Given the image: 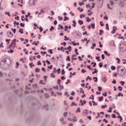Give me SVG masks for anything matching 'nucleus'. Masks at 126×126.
<instances>
[{"instance_id":"nucleus-1","label":"nucleus","mask_w":126,"mask_h":126,"mask_svg":"<svg viewBox=\"0 0 126 126\" xmlns=\"http://www.w3.org/2000/svg\"><path fill=\"white\" fill-rule=\"evenodd\" d=\"M11 65V60L8 58H4L0 62V66L3 69H7Z\"/></svg>"},{"instance_id":"nucleus-2","label":"nucleus","mask_w":126,"mask_h":126,"mask_svg":"<svg viewBox=\"0 0 126 126\" xmlns=\"http://www.w3.org/2000/svg\"><path fill=\"white\" fill-rule=\"evenodd\" d=\"M117 74H118L119 76H124L126 74V70H125V68H124L123 66H117Z\"/></svg>"},{"instance_id":"nucleus-3","label":"nucleus","mask_w":126,"mask_h":126,"mask_svg":"<svg viewBox=\"0 0 126 126\" xmlns=\"http://www.w3.org/2000/svg\"><path fill=\"white\" fill-rule=\"evenodd\" d=\"M6 35L8 38H12V36H13V33L11 32H7Z\"/></svg>"},{"instance_id":"nucleus-4","label":"nucleus","mask_w":126,"mask_h":126,"mask_svg":"<svg viewBox=\"0 0 126 126\" xmlns=\"http://www.w3.org/2000/svg\"><path fill=\"white\" fill-rule=\"evenodd\" d=\"M16 46V43L12 42L10 45V48L11 49H14Z\"/></svg>"},{"instance_id":"nucleus-5","label":"nucleus","mask_w":126,"mask_h":126,"mask_svg":"<svg viewBox=\"0 0 126 126\" xmlns=\"http://www.w3.org/2000/svg\"><path fill=\"white\" fill-rule=\"evenodd\" d=\"M83 115L84 117H86L87 116H88V110L87 109L84 110L83 112Z\"/></svg>"},{"instance_id":"nucleus-6","label":"nucleus","mask_w":126,"mask_h":126,"mask_svg":"<svg viewBox=\"0 0 126 126\" xmlns=\"http://www.w3.org/2000/svg\"><path fill=\"white\" fill-rule=\"evenodd\" d=\"M64 50H68L69 52H71V50H72L71 46H69L68 47H65Z\"/></svg>"},{"instance_id":"nucleus-7","label":"nucleus","mask_w":126,"mask_h":126,"mask_svg":"<svg viewBox=\"0 0 126 126\" xmlns=\"http://www.w3.org/2000/svg\"><path fill=\"white\" fill-rule=\"evenodd\" d=\"M80 102L81 103V106H84V104H86V100L82 101V100H80Z\"/></svg>"},{"instance_id":"nucleus-8","label":"nucleus","mask_w":126,"mask_h":126,"mask_svg":"<svg viewBox=\"0 0 126 126\" xmlns=\"http://www.w3.org/2000/svg\"><path fill=\"white\" fill-rule=\"evenodd\" d=\"M73 24H72V27H76V21L74 20L72 21Z\"/></svg>"},{"instance_id":"nucleus-9","label":"nucleus","mask_w":126,"mask_h":126,"mask_svg":"<svg viewBox=\"0 0 126 126\" xmlns=\"http://www.w3.org/2000/svg\"><path fill=\"white\" fill-rule=\"evenodd\" d=\"M71 59L74 61H76L77 60V58H76V55H73Z\"/></svg>"},{"instance_id":"nucleus-10","label":"nucleus","mask_w":126,"mask_h":126,"mask_svg":"<svg viewBox=\"0 0 126 126\" xmlns=\"http://www.w3.org/2000/svg\"><path fill=\"white\" fill-rule=\"evenodd\" d=\"M60 122L63 124V125H65V124H66V122H64L63 118H61L60 119Z\"/></svg>"},{"instance_id":"nucleus-11","label":"nucleus","mask_w":126,"mask_h":126,"mask_svg":"<svg viewBox=\"0 0 126 126\" xmlns=\"http://www.w3.org/2000/svg\"><path fill=\"white\" fill-rule=\"evenodd\" d=\"M96 46V43H93L92 46H91V49L92 50H94L95 49V47Z\"/></svg>"},{"instance_id":"nucleus-12","label":"nucleus","mask_w":126,"mask_h":126,"mask_svg":"<svg viewBox=\"0 0 126 126\" xmlns=\"http://www.w3.org/2000/svg\"><path fill=\"white\" fill-rule=\"evenodd\" d=\"M120 53H124V52L125 51V49H124V47H120Z\"/></svg>"},{"instance_id":"nucleus-13","label":"nucleus","mask_w":126,"mask_h":126,"mask_svg":"<svg viewBox=\"0 0 126 126\" xmlns=\"http://www.w3.org/2000/svg\"><path fill=\"white\" fill-rule=\"evenodd\" d=\"M93 79L94 81V82H98V78H97V77H94L93 78Z\"/></svg>"},{"instance_id":"nucleus-14","label":"nucleus","mask_w":126,"mask_h":126,"mask_svg":"<svg viewBox=\"0 0 126 126\" xmlns=\"http://www.w3.org/2000/svg\"><path fill=\"white\" fill-rule=\"evenodd\" d=\"M78 23L80 25H83V21L79 20L78 21Z\"/></svg>"},{"instance_id":"nucleus-15","label":"nucleus","mask_w":126,"mask_h":126,"mask_svg":"<svg viewBox=\"0 0 126 126\" xmlns=\"http://www.w3.org/2000/svg\"><path fill=\"white\" fill-rule=\"evenodd\" d=\"M93 104V106H98V103L95 102L94 101H92Z\"/></svg>"},{"instance_id":"nucleus-16","label":"nucleus","mask_w":126,"mask_h":126,"mask_svg":"<svg viewBox=\"0 0 126 126\" xmlns=\"http://www.w3.org/2000/svg\"><path fill=\"white\" fill-rule=\"evenodd\" d=\"M104 54H105V56H108V57H110V56H111L110 53H108V52L107 51H104Z\"/></svg>"},{"instance_id":"nucleus-17","label":"nucleus","mask_w":126,"mask_h":126,"mask_svg":"<svg viewBox=\"0 0 126 126\" xmlns=\"http://www.w3.org/2000/svg\"><path fill=\"white\" fill-rule=\"evenodd\" d=\"M18 32L19 33H20L21 34H23V33H24V32H23V29H21L18 31Z\"/></svg>"},{"instance_id":"nucleus-18","label":"nucleus","mask_w":126,"mask_h":126,"mask_svg":"<svg viewBox=\"0 0 126 126\" xmlns=\"http://www.w3.org/2000/svg\"><path fill=\"white\" fill-rule=\"evenodd\" d=\"M72 122H74V123H76V122H77V119H76V117H74L73 119H72Z\"/></svg>"},{"instance_id":"nucleus-19","label":"nucleus","mask_w":126,"mask_h":126,"mask_svg":"<svg viewBox=\"0 0 126 126\" xmlns=\"http://www.w3.org/2000/svg\"><path fill=\"white\" fill-rule=\"evenodd\" d=\"M64 40L65 41H69V37H66V35H65Z\"/></svg>"},{"instance_id":"nucleus-20","label":"nucleus","mask_w":126,"mask_h":126,"mask_svg":"<svg viewBox=\"0 0 126 126\" xmlns=\"http://www.w3.org/2000/svg\"><path fill=\"white\" fill-rule=\"evenodd\" d=\"M99 35H102L103 33H104V32L102 30H99Z\"/></svg>"},{"instance_id":"nucleus-21","label":"nucleus","mask_w":126,"mask_h":126,"mask_svg":"<svg viewBox=\"0 0 126 126\" xmlns=\"http://www.w3.org/2000/svg\"><path fill=\"white\" fill-rule=\"evenodd\" d=\"M94 71L93 72L92 74H95V73H97V72H98V70H96V68L94 69Z\"/></svg>"},{"instance_id":"nucleus-22","label":"nucleus","mask_w":126,"mask_h":126,"mask_svg":"<svg viewBox=\"0 0 126 126\" xmlns=\"http://www.w3.org/2000/svg\"><path fill=\"white\" fill-rule=\"evenodd\" d=\"M91 26L92 27V28H93V29H95V24L94 23L91 24Z\"/></svg>"},{"instance_id":"nucleus-23","label":"nucleus","mask_w":126,"mask_h":126,"mask_svg":"<svg viewBox=\"0 0 126 126\" xmlns=\"http://www.w3.org/2000/svg\"><path fill=\"white\" fill-rule=\"evenodd\" d=\"M52 96H54V97H57V95L54 92V91L51 92Z\"/></svg>"},{"instance_id":"nucleus-24","label":"nucleus","mask_w":126,"mask_h":126,"mask_svg":"<svg viewBox=\"0 0 126 126\" xmlns=\"http://www.w3.org/2000/svg\"><path fill=\"white\" fill-rule=\"evenodd\" d=\"M76 112V113H80L81 112V110H80V107H78L77 109V110Z\"/></svg>"},{"instance_id":"nucleus-25","label":"nucleus","mask_w":126,"mask_h":126,"mask_svg":"<svg viewBox=\"0 0 126 126\" xmlns=\"http://www.w3.org/2000/svg\"><path fill=\"white\" fill-rule=\"evenodd\" d=\"M78 49H77V48H76L75 49V53L76 54V55H77V56H78V55H79V54L78 52Z\"/></svg>"},{"instance_id":"nucleus-26","label":"nucleus","mask_w":126,"mask_h":126,"mask_svg":"<svg viewBox=\"0 0 126 126\" xmlns=\"http://www.w3.org/2000/svg\"><path fill=\"white\" fill-rule=\"evenodd\" d=\"M78 10H79L80 12H82L83 11H84V10L80 7H78Z\"/></svg>"},{"instance_id":"nucleus-27","label":"nucleus","mask_w":126,"mask_h":126,"mask_svg":"<svg viewBox=\"0 0 126 126\" xmlns=\"http://www.w3.org/2000/svg\"><path fill=\"white\" fill-rule=\"evenodd\" d=\"M64 21H66V20H69V18L66 17V16H64Z\"/></svg>"},{"instance_id":"nucleus-28","label":"nucleus","mask_w":126,"mask_h":126,"mask_svg":"<svg viewBox=\"0 0 126 126\" xmlns=\"http://www.w3.org/2000/svg\"><path fill=\"white\" fill-rule=\"evenodd\" d=\"M35 72H40V68H36L35 69Z\"/></svg>"},{"instance_id":"nucleus-29","label":"nucleus","mask_w":126,"mask_h":126,"mask_svg":"<svg viewBox=\"0 0 126 126\" xmlns=\"http://www.w3.org/2000/svg\"><path fill=\"white\" fill-rule=\"evenodd\" d=\"M71 106H77V104L74 102H72L71 104Z\"/></svg>"},{"instance_id":"nucleus-30","label":"nucleus","mask_w":126,"mask_h":126,"mask_svg":"<svg viewBox=\"0 0 126 126\" xmlns=\"http://www.w3.org/2000/svg\"><path fill=\"white\" fill-rule=\"evenodd\" d=\"M106 30H110V29H109V24H106Z\"/></svg>"},{"instance_id":"nucleus-31","label":"nucleus","mask_w":126,"mask_h":126,"mask_svg":"<svg viewBox=\"0 0 126 126\" xmlns=\"http://www.w3.org/2000/svg\"><path fill=\"white\" fill-rule=\"evenodd\" d=\"M96 60H97V62H100L101 60H100V57H96Z\"/></svg>"},{"instance_id":"nucleus-32","label":"nucleus","mask_w":126,"mask_h":126,"mask_svg":"<svg viewBox=\"0 0 126 126\" xmlns=\"http://www.w3.org/2000/svg\"><path fill=\"white\" fill-rule=\"evenodd\" d=\"M5 14L6 15H8V16H10V12H5Z\"/></svg>"},{"instance_id":"nucleus-33","label":"nucleus","mask_w":126,"mask_h":126,"mask_svg":"<svg viewBox=\"0 0 126 126\" xmlns=\"http://www.w3.org/2000/svg\"><path fill=\"white\" fill-rule=\"evenodd\" d=\"M11 31H13L14 34H15V33L16 32V29H11Z\"/></svg>"},{"instance_id":"nucleus-34","label":"nucleus","mask_w":126,"mask_h":126,"mask_svg":"<svg viewBox=\"0 0 126 126\" xmlns=\"http://www.w3.org/2000/svg\"><path fill=\"white\" fill-rule=\"evenodd\" d=\"M15 24H16V25H19V23L16 22V21H15L14 22V25L15 26H16V25H15Z\"/></svg>"},{"instance_id":"nucleus-35","label":"nucleus","mask_w":126,"mask_h":126,"mask_svg":"<svg viewBox=\"0 0 126 126\" xmlns=\"http://www.w3.org/2000/svg\"><path fill=\"white\" fill-rule=\"evenodd\" d=\"M117 96L118 97H120V96H121V97H123L124 96V94H122V93H119L117 95Z\"/></svg>"},{"instance_id":"nucleus-36","label":"nucleus","mask_w":126,"mask_h":126,"mask_svg":"<svg viewBox=\"0 0 126 126\" xmlns=\"http://www.w3.org/2000/svg\"><path fill=\"white\" fill-rule=\"evenodd\" d=\"M118 89H119V91H122L123 90V87L122 86H119Z\"/></svg>"},{"instance_id":"nucleus-37","label":"nucleus","mask_w":126,"mask_h":126,"mask_svg":"<svg viewBox=\"0 0 126 126\" xmlns=\"http://www.w3.org/2000/svg\"><path fill=\"white\" fill-rule=\"evenodd\" d=\"M20 26L21 27H24V26H25V24L21 23L20 24Z\"/></svg>"},{"instance_id":"nucleus-38","label":"nucleus","mask_w":126,"mask_h":126,"mask_svg":"<svg viewBox=\"0 0 126 126\" xmlns=\"http://www.w3.org/2000/svg\"><path fill=\"white\" fill-rule=\"evenodd\" d=\"M86 19L87 22H90V21H91V19H90L89 17H88L86 18Z\"/></svg>"},{"instance_id":"nucleus-39","label":"nucleus","mask_w":126,"mask_h":126,"mask_svg":"<svg viewBox=\"0 0 126 126\" xmlns=\"http://www.w3.org/2000/svg\"><path fill=\"white\" fill-rule=\"evenodd\" d=\"M112 110H113V108L112 107H109V110H108V113H112Z\"/></svg>"},{"instance_id":"nucleus-40","label":"nucleus","mask_w":126,"mask_h":126,"mask_svg":"<svg viewBox=\"0 0 126 126\" xmlns=\"http://www.w3.org/2000/svg\"><path fill=\"white\" fill-rule=\"evenodd\" d=\"M111 69L112 70H115L116 69V67L115 66H111Z\"/></svg>"},{"instance_id":"nucleus-41","label":"nucleus","mask_w":126,"mask_h":126,"mask_svg":"<svg viewBox=\"0 0 126 126\" xmlns=\"http://www.w3.org/2000/svg\"><path fill=\"white\" fill-rule=\"evenodd\" d=\"M67 115H68V113L66 112H64L63 114V116L65 118H66V117H67Z\"/></svg>"},{"instance_id":"nucleus-42","label":"nucleus","mask_w":126,"mask_h":126,"mask_svg":"<svg viewBox=\"0 0 126 126\" xmlns=\"http://www.w3.org/2000/svg\"><path fill=\"white\" fill-rule=\"evenodd\" d=\"M98 65L99 67H102V66H103V63L102 62L99 63Z\"/></svg>"},{"instance_id":"nucleus-43","label":"nucleus","mask_w":126,"mask_h":126,"mask_svg":"<svg viewBox=\"0 0 126 126\" xmlns=\"http://www.w3.org/2000/svg\"><path fill=\"white\" fill-rule=\"evenodd\" d=\"M16 68H18V67L19 66V63L16 62Z\"/></svg>"},{"instance_id":"nucleus-44","label":"nucleus","mask_w":126,"mask_h":126,"mask_svg":"<svg viewBox=\"0 0 126 126\" xmlns=\"http://www.w3.org/2000/svg\"><path fill=\"white\" fill-rule=\"evenodd\" d=\"M83 35H87V36H89V34H87V31H85L84 33H83Z\"/></svg>"},{"instance_id":"nucleus-45","label":"nucleus","mask_w":126,"mask_h":126,"mask_svg":"<svg viewBox=\"0 0 126 126\" xmlns=\"http://www.w3.org/2000/svg\"><path fill=\"white\" fill-rule=\"evenodd\" d=\"M31 14V13H30V12H28V15H25V17H26V18L29 17V16H30Z\"/></svg>"},{"instance_id":"nucleus-46","label":"nucleus","mask_w":126,"mask_h":126,"mask_svg":"<svg viewBox=\"0 0 126 126\" xmlns=\"http://www.w3.org/2000/svg\"><path fill=\"white\" fill-rule=\"evenodd\" d=\"M104 19H105V20H108V19H109V18L108 17V16L105 15L104 16Z\"/></svg>"},{"instance_id":"nucleus-47","label":"nucleus","mask_w":126,"mask_h":126,"mask_svg":"<svg viewBox=\"0 0 126 126\" xmlns=\"http://www.w3.org/2000/svg\"><path fill=\"white\" fill-rule=\"evenodd\" d=\"M88 79H89V80H90V81L92 80V78H91L90 77V76H88L87 77L86 80H88Z\"/></svg>"},{"instance_id":"nucleus-48","label":"nucleus","mask_w":126,"mask_h":126,"mask_svg":"<svg viewBox=\"0 0 126 126\" xmlns=\"http://www.w3.org/2000/svg\"><path fill=\"white\" fill-rule=\"evenodd\" d=\"M104 98L103 96H101V97H99L98 99H99V101H101L103 100V98Z\"/></svg>"},{"instance_id":"nucleus-49","label":"nucleus","mask_w":126,"mask_h":126,"mask_svg":"<svg viewBox=\"0 0 126 126\" xmlns=\"http://www.w3.org/2000/svg\"><path fill=\"white\" fill-rule=\"evenodd\" d=\"M66 61H68V62H70V58L69 56H67V59H66Z\"/></svg>"},{"instance_id":"nucleus-50","label":"nucleus","mask_w":126,"mask_h":126,"mask_svg":"<svg viewBox=\"0 0 126 126\" xmlns=\"http://www.w3.org/2000/svg\"><path fill=\"white\" fill-rule=\"evenodd\" d=\"M65 96H67V97H69V94H68V92H66L65 93Z\"/></svg>"},{"instance_id":"nucleus-51","label":"nucleus","mask_w":126,"mask_h":126,"mask_svg":"<svg viewBox=\"0 0 126 126\" xmlns=\"http://www.w3.org/2000/svg\"><path fill=\"white\" fill-rule=\"evenodd\" d=\"M53 87H54V88H55V89H57V90H60V89L59 88L58 86H54Z\"/></svg>"},{"instance_id":"nucleus-52","label":"nucleus","mask_w":126,"mask_h":126,"mask_svg":"<svg viewBox=\"0 0 126 126\" xmlns=\"http://www.w3.org/2000/svg\"><path fill=\"white\" fill-rule=\"evenodd\" d=\"M61 79H59L58 80H57V83L58 84H59V85H60L61 84Z\"/></svg>"},{"instance_id":"nucleus-53","label":"nucleus","mask_w":126,"mask_h":126,"mask_svg":"<svg viewBox=\"0 0 126 126\" xmlns=\"http://www.w3.org/2000/svg\"><path fill=\"white\" fill-rule=\"evenodd\" d=\"M105 108H107V105H102L101 106V109H105Z\"/></svg>"},{"instance_id":"nucleus-54","label":"nucleus","mask_w":126,"mask_h":126,"mask_svg":"<svg viewBox=\"0 0 126 126\" xmlns=\"http://www.w3.org/2000/svg\"><path fill=\"white\" fill-rule=\"evenodd\" d=\"M58 19H59V20L60 21H61V20H63V17H60V16H58Z\"/></svg>"},{"instance_id":"nucleus-55","label":"nucleus","mask_w":126,"mask_h":126,"mask_svg":"<svg viewBox=\"0 0 126 126\" xmlns=\"http://www.w3.org/2000/svg\"><path fill=\"white\" fill-rule=\"evenodd\" d=\"M120 83L121 84V85H122V86H124V85H125V81H121L120 82Z\"/></svg>"},{"instance_id":"nucleus-56","label":"nucleus","mask_w":126,"mask_h":126,"mask_svg":"<svg viewBox=\"0 0 126 126\" xmlns=\"http://www.w3.org/2000/svg\"><path fill=\"white\" fill-rule=\"evenodd\" d=\"M83 17H85V15H84V14L80 15V18L81 19Z\"/></svg>"},{"instance_id":"nucleus-57","label":"nucleus","mask_w":126,"mask_h":126,"mask_svg":"<svg viewBox=\"0 0 126 126\" xmlns=\"http://www.w3.org/2000/svg\"><path fill=\"white\" fill-rule=\"evenodd\" d=\"M67 28H68V27L67 26H65V29L64 30V31H67Z\"/></svg>"},{"instance_id":"nucleus-58","label":"nucleus","mask_w":126,"mask_h":126,"mask_svg":"<svg viewBox=\"0 0 126 126\" xmlns=\"http://www.w3.org/2000/svg\"><path fill=\"white\" fill-rule=\"evenodd\" d=\"M7 52H8V53H10V54H12V53H13L14 51L13 50H10V51L8 50Z\"/></svg>"},{"instance_id":"nucleus-59","label":"nucleus","mask_w":126,"mask_h":126,"mask_svg":"<svg viewBox=\"0 0 126 126\" xmlns=\"http://www.w3.org/2000/svg\"><path fill=\"white\" fill-rule=\"evenodd\" d=\"M81 72H82V73H85V72H86V70L84 69H82Z\"/></svg>"},{"instance_id":"nucleus-60","label":"nucleus","mask_w":126,"mask_h":126,"mask_svg":"<svg viewBox=\"0 0 126 126\" xmlns=\"http://www.w3.org/2000/svg\"><path fill=\"white\" fill-rule=\"evenodd\" d=\"M51 77H54V78H55V77H56V76L55 75V74L54 73H51Z\"/></svg>"},{"instance_id":"nucleus-61","label":"nucleus","mask_w":126,"mask_h":126,"mask_svg":"<svg viewBox=\"0 0 126 126\" xmlns=\"http://www.w3.org/2000/svg\"><path fill=\"white\" fill-rule=\"evenodd\" d=\"M54 29H55V28L53 26H51V28L50 29V31H53V30H54Z\"/></svg>"},{"instance_id":"nucleus-62","label":"nucleus","mask_w":126,"mask_h":126,"mask_svg":"<svg viewBox=\"0 0 126 126\" xmlns=\"http://www.w3.org/2000/svg\"><path fill=\"white\" fill-rule=\"evenodd\" d=\"M120 37H118V39H124V37L122 36V34H119Z\"/></svg>"},{"instance_id":"nucleus-63","label":"nucleus","mask_w":126,"mask_h":126,"mask_svg":"<svg viewBox=\"0 0 126 126\" xmlns=\"http://www.w3.org/2000/svg\"><path fill=\"white\" fill-rule=\"evenodd\" d=\"M48 68H49L50 69H52V68H53V65H51L50 66H48Z\"/></svg>"},{"instance_id":"nucleus-64","label":"nucleus","mask_w":126,"mask_h":126,"mask_svg":"<svg viewBox=\"0 0 126 126\" xmlns=\"http://www.w3.org/2000/svg\"><path fill=\"white\" fill-rule=\"evenodd\" d=\"M99 23L101 26L102 27L104 26V24H103V22L100 21Z\"/></svg>"}]
</instances>
